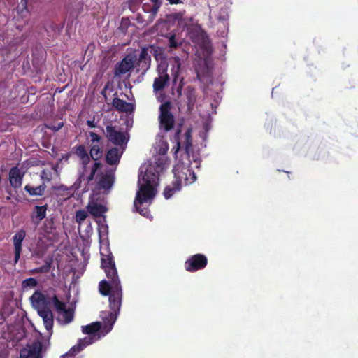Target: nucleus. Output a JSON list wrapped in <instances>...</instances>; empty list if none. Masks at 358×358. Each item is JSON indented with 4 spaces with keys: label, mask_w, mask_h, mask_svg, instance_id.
Here are the masks:
<instances>
[{
    "label": "nucleus",
    "mask_w": 358,
    "mask_h": 358,
    "mask_svg": "<svg viewBox=\"0 0 358 358\" xmlns=\"http://www.w3.org/2000/svg\"><path fill=\"white\" fill-rule=\"evenodd\" d=\"M89 136H90L91 141L92 143H94V142L99 143L101 140V136L99 135H98L97 134L93 132V131H90L89 132Z\"/></svg>",
    "instance_id": "41"
},
{
    "label": "nucleus",
    "mask_w": 358,
    "mask_h": 358,
    "mask_svg": "<svg viewBox=\"0 0 358 358\" xmlns=\"http://www.w3.org/2000/svg\"><path fill=\"white\" fill-rule=\"evenodd\" d=\"M180 126L176 131V133L173 136V140L174 141L176 142V152H178V150L180 149L181 148V143H180V134H181V129H180Z\"/></svg>",
    "instance_id": "33"
},
{
    "label": "nucleus",
    "mask_w": 358,
    "mask_h": 358,
    "mask_svg": "<svg viewBox=\"0 0 358 358\" xmlns=\"http://www.w3.org/2000/svg\"><path fill=\"white\" fill-rule=\"evenodd\" d=\"M92 343V341L90 338H85L83 340H80L78 344L77 345L73 346L71 350L75 352H80L83 350L87 345H90Z\"/></svg>",
    "instance_id": "28"
},
{
    "label": "nucleus",
    "mask_w": 358,
    "mask_h": 358,
    "mask_svg": "<svg viewBox=\"0 0 358 358\" xmlns=\"http://www.w3.org/2000/svg\"><path fill=\"white\" fill-rule=\"evenodd\" d=\"M181 187L176 182L173 181L171 185H167L163 192L164 196L166 199H170L176 192L180 191Z\"/></svg>",
    "instance_id": "24"
},
{
    "label": "nucleus",
    "mask_w": 358,
    "mask_h": 358,
    "mask_svg": "<svg viewBox=\"0 0 358 358\" xmlns=\"http://www.w3.org/2000/svg\"><path fill=\"white\" fill-rule=\"evenodd\" d=\"M38 314L42 317L44 326L48 332L52 333L53 327V314L50 309L38 310Z\"/></svg>",
    "instance_id": "14"
},
{
    "label": "nucleus",
    "mask_w": 358,
    "mask_h": 358,
    "mask_svg": "<svg viewBox=\"0 0 358 358\" xmlns=\"http://www.w3.org/2000/svg\"><path fill=\"white\" fill-rule=\"evenodd\" d=\"M108 89V85H106L104 88L101 90V94L103 96L106 97V90Z\"/></svg>",
    "instance_id": "49"
},
{
    "label": "nucleus",
    "mask_w": 358,
    "mask_h": 358,
    "mask_svg": "<svg viewBox=\"0 0 358 358\" xmlns=\"http://www.w3.org/2000/svg\"><path fill=\"white\" fill-rule=\"evenodd\" d=\"M182 86H183V78H181L180 81V84L176 89V92H177L178 96H181V94H182Z\"/></svg>",
    "instance_id": "44"
},
{
    "label": "nucleus",
    "mask_w": 358,
    "mask_h": 358,
    "mask_svg": "<svg viewBox=\"0 0 358 358\" xmlns=\"http://www.w3.org/2000/svg\"><path fill=\"white\" fill-rule=\"evenodd\" d=\"M89 213L95 217H100L107 211L106 207L101 204L93 203L87 206Z\"/></svg>",
    "instance_id": "22"
},
{
    "label": "nucleus",
    "mask_w": 358,
    "mask_h": 358,
    "mask_svg": "<svg viewBox=\"0 0 358 358\" xmlns=\"http://www.w3.org/2000/svg\"><path fill=\"white\" fill-rule=\"evenodd\" d=\"M173 172L175 178L173 181L181 187L182 185L186 186L193 183L196 179V174L190 166L184 163L177 164L174 166Z\"/></svg>",
    "instance_id": "2"
},
{
    "label": "nucleus",
    "mask_w": 358,
    "mask_h": 358,
    "mask_svg": "<svg viewBox=\"0 0 358 358\" xmlns=\"http://www.w3.org/2000/svg\"><path fill=\"white\" fill-rule=\"evenodd\" d=\"M52 304L54 307L55 308L56 310L58 312V313H60L62 310L66 309V304L64 302L61 301L59 300L57 295L54 294L52 296Z\"/></svg>",
    "instance_id": "30"
},
{
    "label": "nucleus",
    "mask_w": 358,
    "mask_h": 358,
    "mask_svg": "<svg viewBox=\"0 0 358 358\" xmlns=\"http://www.w3.org/2000/svg\"><path fill=\"white\" fill-rule=\"evenodd\" d=\"M150 1L152 3H153L152 8L150 10H147V8H146L147 4L143 3V9L145 12L150 13V15L149 16V20L150 22H152L154 20V18L155 17V16L157 15L159 10L162 4V0H150Z\"/></svg>",
    "instance_id": "20"
},
{
    "label": "nucleus",
    "mask_w": 358,
    "mask_h": 358,
    "mask_svg": "<svg viewBox=\"0 0 358 358\" xmlns=\"http://www.w3.org/2000/svg\"><path fill=\"white\" fill-rule=\"evenodd\" d=\"M101 328V324L99 322H92L88 325L82 327V331L85 334H92L98 332Z\"/></svg>",
    "instance_id": "25"
},
{
    "label": "nucleus",
    "mask_w": 358,
    "mask_h": 358,
    "mask_svg": "<svg viewBox=\"0 0 358 358\" xmlns=\"http://www.w3.org/2000/svg\"><path fill=\"white\" fill-rule=\"evenodd\" d=\"M46 187L47 186L44 182L37 187H33L27 184L25 185L24 189L30 196H43L45 192Z\"/></svg>",
    "instance_id": "19"
},
{
    "label": "nucleus",
    "mask_w": 358,
    "mask_h": 358,
    "mask_svg": "<svg viewBox=\"0 0 358 358\" xmlns=\"http://www.w3.org/2000/svg\"><path fill=\"white\" fill-rule=\"evenodd\" d=\"M108 254L101 252V267L104 270L108 280H102L99 284L100 294L108 296L109 308L110 311L102 313L103 320V329L106 333L111 331L119 314L123 296L122 287L117 275L114 257L111 252Z\"/></svg>",
    "instance_id": "1"
},
{
    "label": "nucleus",
    "mask_w": 358,
    "mask_h": 358,
    "mask_svg": "<svg viewBox=\"0 0 358 358\" xmlns=\"http://www.w3.org/2000/svg\"><path fill=\"white\" fill-rule=\"evenodd\" d=\"M87 124L91 128L96 127V124L94 120H87Z\"/></svg>",
    "instance_id": "46"
},
{
    "label": "nucleus",
    "mask_w": 358,
    "mask_h": 358,
    "mask_svg": "<svg viewBox=\"0 0 358 358\" xmlns=\"http://www.w3.org/2000/svg\"><path fill=\"white\" fill-rule=\"evenodd\" d=\"M184 97L187 104V110L189 113H191L194 108L197 99L195 87L191 85L187 86L184 90Z\"/></svg>",
    "instance_id": "13"
},
{
    "label": "nucleus",
    "mask_w": 358,
    "mask_h": 358,
    "mask_svg": "<svg viewBox=\"0 0 358 358\" xmlns=\"http://www.w3.org/2000/svg\"><path fill=\"white\" fill-rule=\"evenodd\" d=\"M155 196V192L153 185L149 184H141L139 190L136 193L134 201V207L136 210L142 215L145 216L148 213V208H141L139 206L143 203L152 200Z\"/></svg>",
    "instance_id": "3"
},
{
    "label": "nucleus",
    "mask_w": 358,
    "mask_h": 358,
    "mask_svg": "<svg viewBox=\"0 0 358 358\" xmlns=\"http://www.w3.org/2000/svg\"><path fill=\"white\" fill-rule=\"evenodd\" d=\"M9 180L11 186L15 188H19L22 185V176L17 167H13L9 172Z\"/></svg>",
    "instance_id": "18"
},
{
    "label": "nucleus",
    "mask_w": 358,
    "mask_h": 358,
    "mask_svg": "<svg viewBox=\"0 0 358 358\" xmlns=\"http://www.w3.org/2000/svg\"><path fill=\"white\" fill-rule=\"evenodd\" d=\"M169 3L170 4H179V3H182V1L181 0H168Z\"/></svg>",
    "instance_id": "48"
},
{
    "label": "nucleus",
    "mask_w": 358,
    "mask_h": 358,
    "mask_svg": "<svg viewBox=\"0 0 358 358\" xmlns=\"http://www.w3.org/2000/svg\"><path fill=\"white\" fill-rule=\"evenodd\" d=\"M208 259L203 254H196L190 256L185 262V268L189 272H196L206 268Z\"/></svg>",
    "instance_id": "5"
},
{
    "label": "nucleus",
    "mask_w": 358,
    "mask_h": 358,
    "mask_svg": "<svg viewBox=\"0 0 358 358\" xmlns=\"http://www.w3.org/2000/svg\"><path fill=\"white\" fill-rule=\"evenodd\" d=\"M106 137L108 140L115 145H126L129 138H127L125 134L116 129V127L111 124L106 127Z\"/></svg>",
    "instance_id": "7"
},
{
    "label": "nucleus",
    "mask_w": 358,
    "mask_h": 358,
    "mask_svg": "<svg viewBox=\"0 0 358 358\" xmlns=\"http://www.w3.org/2000/svg\"><path fill=\"white\" fill-rule=\"evenodd\" d=\"M150 52L151 53L152 51L153 50V48L151 46L150 48ZM148 52H149V48H142L140 55H139V57H138V62H137L138 66L140 67L143 70V73H145L146 71L150 66L151 56ZM154 52H155L156 50H154Z\"/></svg>",
    "instance_id": "12"
},
{
    "label": "nucleus",
    "mask_w": 358,
    "mask_h": 358,
    "mask_svg": "<svg viewBox=\"0 0 358 358\" xmlns=\"http://www.w3.org/2000/svg\"><path fill=\"white\" fill-rule=\"evenodd\" d=\"M122 152L116 148L109 149L106 155V161L109 165H116L120 162Z\"/></svg>",
    "instance_id": "17"
},
{
    "label": "nucleus",
    "mask_w": 358,
    "mask_h": 358,
    "mask_svg": "<svg viewBox=\"0 0 358 358\" xmlns=\"http://www.w3.org/2000/svg\"><path fill=\"white\" fill-rule=\"evenodd\" d=\"M114 183V176L112 173H106L103 175L99 181L98 185L100 188L103 189H109L111 188Z\"/></svg>",
    "instance_id": "21"
},
{
    "label": "nucleus",
    "mask_w": 358,
    "mask_h": 358,
    "mask_svg": "<svg viewBox=\"0 0 358 358\" xmlns=\"http://www.w3.org/2000/svg\"><path fill=\"white\" fill-rule=\"evenodd\" d=\"M52 257H49V258H46L45 259V264L38 267V268H34L32 270L30 271V273L31 274H37V273H47L50 271V270L51 269V267H52Z\"/></svg>",
    "instance_id": "23"
},
{
    "label": "nucleus",
    "mask_w": 358,
    "mask_h": 358,
    "mask_svg": "<svg viewBox=\"0 0 358 358\" xmlns=\"http://www.w3.org/2000/svg\"><path fill=\"white\" fill-rule=\"evenodd\" d=\"M162 165V162H160V161H159V162H157V166L160 167Z\"/></svg>",
    "instance_id": "51"
},
{
    "label": "nucleus",
    "mask_w": 358,
    "mask_h": 358,
    "mask_svg": "<svg viewBox=\"0 0 358 358\" xmlns=\"http://www.w3.org/2000/svg\"><path fill=\"white\" fill-rule=\"evenodd\" d=\"M40 176H41V180H43V182H44V183L50 182V180L52 179L51 172L50 171H46L45 169H43L41 172Z\"/></svg>",
    "instance_id": "38"
},
{
    "label": "nucleus",
    "mask_w": 358,
    "mask_h": 358,
    "mask_svg": "<svg viewBox=\"0 0 358 358\" xmlns=\"http://www.w3.org/2000/svg\"><path fill=\"white\" fill-rule=\"evenodd\" d=\"M37 280L34 278H29L23 280V287H34L37 285Z\"/></svg>",
    "instance_id": "37"
},
{
    "label": "nucleus",
    "mask_w": 358,
    "mask_h": 358,
    "mask_svg": "<svg viewBox=\"0 0 358 358\" xmlns=\"http://www.w3.org/2000/svg\"><path fill=\"white\" fill-rule=\"evenodd\" d=\"M101 167H102V164L101 162H94L92 166L90 173L95 175L96 171Z\"/></svg>",
    "instance_id": "42"
},
{
    "label": "nucleus",
    "mask_w": 358,
    "mask_h": 358,
    "mask_svg": "<svg viewBox=\"0 0 358 358\" xmlns=\"http://www.w3.org/2000/svg\"><path fill=\"white\" fill-rule=\"evenodd\" d=\"M30 299L38 310L50 309V306L52 303V297L44 295L38 290L34 292Z\"/></svg>",
    "instance_id": "9"
},
{
    "label": "nucleus",
    "mask_w": 358,
    "mask_h": 358,
    "mask_svg": "<svg viewBox=\"0 0 358 358\" xmlns=\"http://www.w3.org/2000/svg\"><path fill=\"white\" fill-rule=\"evenodd\" d=\"M90 157H91L90 156V155H88L87 156L80 159L81 161V164L84 168H85L86 166L90 163Z\"/></svg>",
    "instance_id": "43"
},
{
    "label": "nucleus",
    "mask_w": 358,
    "mask_h": 358,
    "mask_svg": "<svg viewBox=\"0 0 358 358\" xmlns=\"http://www.w3.org/2000/svg\"><path fill=\"white\" fill-rule=\"evenodd\" d=\"M57 189L59 191H69L70 189V188L67 187L66 186H65L64 185H61L60 186H59L57 188Z\"/></svg>",
    "instance_id": "45"
},
{
    "label": "nucleus",
    "mask_w": 358,
    "mask_h": 358,
    "mask_svg": "<svg viewBox=\"0 0 358 358\" xmlns=\"http://www.w3.org/2000/svg\"><path fill=\"white\" fill-rule=\"evenodd\" d=\"M26 236V231L24 229L17 231L13 237V242L14 245V262L17 263L20 257L22 252V245Z\"/></svg>",
    "instance_id": "11"
},
{
    "label": "nucleus",
    "mask_w": 358,
    "mask_h": 358,
    "mask_svg": "<svg viewBox=\"0 0 358 358\" xmlns=\"http://www.w3.org/2000/svg\"><path fill=\"white\" fill-rule=\"evenodd\" d=\"M185 142L184 148L186 152H188L192 146V129L188 128L184 135Z\"/></svg>",
    "instance_id": "27"
},
{
    "label": "nucleus",
    "mask_w": 358,
    "mask_h": 358,
    "mask_svg": "<svg viewBox=\"0 0 358 358\" xmlns=\"http://www.w3.org/2000/svg\"><path fill=\"white\" fill-rule=\"evenodd\" d=\"M172 103L166 101L159 106V126L165 131H171L175 125V117L171 113Z\"/></svg>",
    "instance_id": "4"
},
{
    "label": "nucleus",
    "mask_w": 358,
    "mask_h": 358,
    "mask_svg": "<svg viewBox=\"0 0 358 358\" xmlns=\"http://www.w3.org/2000/svg\"><path fill=\"white\" fill-rule=\"evenodd\" d=\"M45 231L47 233H51L55 229L53 218H48L44 224Z\"/></svg>",
    "instance_id": "36"
},
{
    "label": "nucleus",
    "mask_w": 358,
    "mask_h": 358,
    "mask_svg": "<svg viewBox=\"0 0 358 358\" xmlns=\"http://www.w3.org/2000/svg\"><path fill=\"white\" fill-rule=\"evenodd\" d=\"M42 348L41 342L34 341L20 350V358H42Z\"/></svg>",
    "instance_id": "8"
},
{
    "label": "nucleus",
    "mask_w": 358,
    "mask_h": 358,
    "mask_svg": "<svg viewBox=\"0 0 358 358\" xmlns=\"http://www.w3.org/2000/svg\"><path fill=\"white\" fill-rule=\"evenodd\" d=\"M103 151L100 148L99 145H93L90 150V156L91 158L94 160L97 161L100 159L102 157Z\"/></svg>",
    "instance_id": "26"
},
{
    "label": "nucleus",
    "mask_w": 358,
    "mask_h": 358,
    "mask_svg": "<svg viewBox=\"0 0 358 358\" xmlns=\"http://www.w3.org/2000/svg\"><path fill=\"white\" fill-rule=\"evenodd\" d=\"M59 314L62 315L65 324L70 323L73 319V310L70 308L64 309Z\"/></svg>",
    "instance_id": "32"
},
{
    "label": "nucleus",
    "mask_w": 358,
    "mask_h": 358,
    "mask_svg": "<svg viewBox=\"0 0 358 358\" xmlns=\"http://www.w3.org/2000/svg\"><path fill=\"white\" fill-rule=\"evenodd\" d=\"M169 46L171 48H177L181 43H179L176 39L175 35H171L169 38Z\"/></svg>",
    "instance_id": "40"
},
{
    "label": "nucleus",
    "mask_w": 358,
    "mask_h": 358,
    "mask_svg": "<svg viewBox=\"0 0 358 358\" xmlns=\"http://www.w3.org/2000/svg\"><path fill=\"white\" fill-rule=\"evenodd\" d=\"M94 176L95 175L92 174V173H90L87 177V182L88 183H90V182H92L94 179Z\"/></svg>",
    "instance_id": "47"
},
{
    "label": "nucleus",
    "mask_w": 358,
    "mask_h": 358,
    "mask_svg": "<svg viewBox=\"0 0 358 358\" xmlns=\"http://www.w3.org/2000/svg\"><path fill=\"white\" fill-rule=\"evenodd\" d=\"M158 76L156 77L153 82V91L155 92L164 90L169 84L170 77L167 73V65L161 63L157 66Z\"/></svg>",
    "instance_id": "6"
},
{
    "label": "nucleus",
    "mask_w": 358,
    "mask_h": 358,
    "mask_svg": "<svg viewBox=\"0 0 358 358\" xmlns=\"http://www.w3.org/2000/svg\"><path fill=\"white\" fill-rule=\"evenodd\" d=\"M75 153L78 155V157L80 159L84 157L87 156L89 154L87 152L85 148L83 145H78L75 147Z\"/></svg>",
    "instance_id": "34"
},
{
    "label": "nucleus",
    "mask_w": 358,
    "mask_h": 358,
    "mask_svg": "<svg viewBox=\"0 0 358 358\" xmlns=\"http://www.w3.org/2000/svg\"><path fill=\"white\" fill-rule=\"evenodd\" d=\"M64 126L63 122H59V123H50L49 124H46V127L53 131H57L59 129L62 128Z\"/></svg>",
    "instance_id": "39"
},
{
    "label": "nucleus",
    "mask_w": 358,
    "mask_h": 358,
    "mask_svg": "<svg viewBox=\"0 0 358 358\" xmlns=\"http://www.w3.org/2000/svg\"><path fill=\"white\" fill-rule=\"evenodd\" d=\"M174 62L175 64L173 67V82L176 83V80L178 79V76L181 67V63L180 59L178 57H174Z\"/></svg>",
    "instance_id": "31"
},
{
    "label": "nucleus",
    "mask_w": 358,
    "mask_h": 358,
    "mask_svg": "<svg viewBox=\"0 0 358 358\" xmlns=\"http://www.w3.org/2000/svg\"><path fill=\"white\" fill-rule=\"evenodd\" d=\"M112 105L117 111L121 113H132L134 110V106L132 103L118 97H115L113 99Z\"/></svg>",
    "instance_id": "16"
},
{
    "label": "nucleus",
    "mask_w": 358,
    "mask_h": 358,
    "mask_svg": "<svg viewBox=\"0 0 358 358\" xmlns=\"http://www.w3.org/2000/svg\"><path fill=\"white\" fill-rule=\"evenodd\" d=\"M158 180V173H157L152 167H149L146 169L144 174L138 176V184L141 183V180L143 182V184H149L153 185L156 180Z\"/></svg>",
    "instance_id": "15"
},
{
    "label": "nucleus",
    "mask_w": 358,
    "mask_h": 358,
    "mask_svg": "<svg viewBox=\"0 0 358 358\" xmlns=\"http://www.w3.org/2000/svg\"><path fill=\"white\" fill-rule=\"evenodd\" d=\"M47 208H48L47 204L42 206H35V208H34L35 213H36L35 218L38 219L39 221L44 219L46 216Z\"/></svg>",
    "instance_id": "29"
},
{
    "label": "nucleus",
    "mask_w": 358,
    "mask_h": 358,
    "mask_svg": "<svg viewBox=\"0 0 358 358\" xmlns=\"http://www.w3.org/2000/svg\"><path fill=\"white\" fill-rule=\"evenodd\" d=\"M87 213L85 210H79L76 213V221L81 224L87 217Z\"/></svg>",
    "instance_id": "35"
},
{
    "label": "nucleus",
    "mask_w": 358,
    "mask_h": 358,
    "mask_svg": "<svg viewBox=\"0 0 358 358\" xmlns=\"http://www.w3.org/2000/svg\"><path fill=\"white\" fill-rule=\"evenodd\" d=\"M134 62L133 57L130 55H127L122 60L116 64L114 69V76L120 77L125 74L134 68Z\"/></svg>",
    "instance_id": "10"
},
{
    "label": "nucleus",
    "mask_w": 358,
    "mask_h": 358,
    "mask_svg": "<svg viewBox=\"0 0 358 358\" xmlns=\"http://www.w3.org/2000/svg\"><path fill=\"white\" fill-rule=\"evenodd\" d=\"M28 1L29 0H21V3L23 6L24 8H27Z\"/></svg>",
    "instance_id": "50"
}]
</instances>
